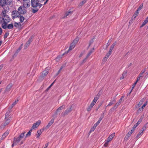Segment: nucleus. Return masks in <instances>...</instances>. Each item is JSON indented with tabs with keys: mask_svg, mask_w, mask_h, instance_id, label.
I'll list each match as a JSON object with an SVG mask.
<instances>
[{
	"mask_svg": "<svg viewBox=\"0 0 148 148\" xmlns=\"http://www.w3.org/2000/svg\"><path fill=\"white\" fill-rule=\"evenodd\" d=\"M8 12V8L7 7L6 8L5 10H3L1 13V16H2V20L1 21L2 23V27L4 24L5 25L8 24L11 20V19L10 18L9 16L6 14Z\"/></svg>",
	"mask_w": 148,
	"mask_h": 148,
	"instance_id": "obj_1",
	"label": "nucleus"
},
{
	"mask_svg": "<svg viewBox=\"0 0 148 148\" xmlns=\"http://www.w3.org/2000/svg\"><path fill=\"white\" fill-rule=\"evenodd\" d=\"M37 0H31L32 6L33 8L32 12L34 13L36 12L41 7L42 4L38 3Z\"/></svg>",
	"mask_w": 148,
	"mask_h": 148,
	"instance_id": "obj_2",
	"label": "nucleus"
},
{
	"mask_svg": "<svg viewBox=\"0 0 148 148\" xmlns=\"http://www.w3.org/2000/svg\"><path fill=\"white\" fill-rule=\"evenodd\" d=\"M12 1V0H1V6L3 8V10H5L6 8L8 7L9 11V6L11 5Z\"/></svg>",
	"mask_w": 148,
	"mask_h": 148,
	"instance_id": "obj_3",
	"label": "nucleus"
},
{
	"mask_svg": "<svg viewBox=\"0 0 148 148\" xmlns=\"http://www.w3.org/2000/svg\"><path fill=\"white\" fill-rule=\"evenodd\" d=\"M115 135V133L114 132L113 133L111 134L110 135L108 138L107 139L105 140V142L104 145V146L106 147L108 146V143L110 142L112 140L113 138Z\"/></svg>",
	"mask_w": 148,
	"mask_h": 148,
	"instance_id": "obj_4",
	"label": "nucleus"
},
{
	"mask_svg": "<svg viewBox=\"0 0 148 148\" xmlns=\"http://www.w3.org/2000/svg\"><path fill=\"white\" fill-rule=\"evenodd\" d=\"M103 117L104 114H103L102 116H101L99 118V120L96 122V123L94 125L93 127L90 130V132H91L92 131H93L95 130L96 126L99 124L101 121V120L103 118Z\"/></svg>",
	"mask_w": 148,
	"mask_h": 148,
	"instance_id": "obj_5",
	"label": "nucleus"
},
{
	"mask_svg": "<svg viewBox=\"0 0 148 148\" xmlns=\"http://www.w3.org/2000/svg\"><path fill=\"white\" fill-rule=\"evenodd\" d=\"M31 4L30 0H23V7L25 8H29Z\"/></svg>",
	"mask_w": 148,
	"mask_h": 148,
	"instance_id": "obj_6",
	"label": "nucleus"
},
{
	"mask_svg": "<svg viewBox=\"0 0 148 148\" xmlns=\"http://www.w3.org/2000/svg\"><path fill=\"white\" fill-rule=\"evenodd\" d=\"M25 8L23 6H21L18 8V11L20 14H23L25 13L26 12V10L25 9Z\"/></svg>",
	"mask_w": 148,
	"mask_h": 148,
	"instance_id": "obj_7",
	"label": "nucleus"
},
{
	"mask_svg": "<svg viewBox=\"0 0 148 148\" xmlns=\"http://www.w3.org/2000/svg\"><path fill=\"white\" fill-rule=\"evenodd\" d=\"M2 27L4 29H12L14 27V25L13 24L11 23L9 24H7L5 25L4 24Z\"/></svg>",
	"mask_w": 148,
	"mask_h": 148,
	"instance_id": "obj_8",
	"label": "nucleus"
},
{
	"mask_svg": "<svg viewBox=\"0 0 148 148\" xmlns=\"http://www.w3.org/2000/svg\"><path fill=\"white\" fill-rule=\"evenodd\" d=\"M19 13L18 10H14L12 12V17L13 19H14L16 17L19 16Z\"/></svg>",
	"mask_w": 148,
	"mask_h": 148,
	"instance_id": "obj_9",
	"label": "nucleus"
},
{
	"mask_svg": "<svg viewBox=\"0 0 148 148\" xmlns=\"http://www.w3.org/2000/svg\"><path fill=\"white\" fill-rule=\"evenodd\" d=\"M72 110V106H70L69 108H67L64 112H62V115L64 116L66 115H67L69 113L71 112Z\"/></svg>",
	"mask_w": 148,
	"mask_h": 148,
	"instance_id": "obj_10",
	"label": "nucleus"
},
{
	"mask_svg": "<svg viewBox=\"0 0 148 148\" xmlns=\"http://www.w3.org/2000/svg\"><path fill=\"white\" fill-rule=\"evenodd\" d=\"M10 118L9 117L6 120L5 122L3 123L1 125V128H4L7 125L10 123Z\"/></svg>",
	"mask_w": 148,
	"mask_h": 148,
	"instance_id": "obj_11",
	"label": "nucleus"
},
{
	"mask_svg": "<svg viewBox=\"0 0 148 148\" xmlns=\"http://www.w3.org/2000/svg\"><path fill=\"white\" fill-rule=\"evenodd\" d=\"M49 68L48 67L46 68L45 70L43 71L41 77H43L47 75L49 73Z\"/></svg>",
	"mask_w": 148,
	"mask_h": 148,
	"instance_id": "obj_12",
	"label": "nucleus"
},
{
	"mask_svg": "<svg viewBox=\"0 0 148 148\" xmlns=\"http://www.w3.org/2000/svg\"><path fill=\"white\" fill-rule=\"evenodd\" d=\"M99 96H100L99 94V93L96 96H95V97L93 99V100L92 102L91 103H92V104L95 105V104L96 103V102L97 101V100L99 98Z\"/></svg>",
	"mask_w": 148,
	"mask_h": 148,
	"instance_id": "obj_13",
	"label": "nucleus"
},
{
	"mask_svg": "<svg viewBox=\"0 0 148 148\" xmlns=\"http://www.w3.org/2000/svg\"><path fill=\"white\" fill-rule=\"evenodd\" d=\"M41 121L40 120H38L36 123H34L32 127V129H34L38 127L40 124Z\"/></svg>",
	"mask_w": 148,
	"mask_h": 148,
	"instance_id": "obj_14",
	"label": "nucleus"
},
{
	"mask_svg": "<svg viewBox=\"0 0 148 148\" xmlns=\"http://www.w3.org/2000/svg\"><path fill=\"white\" fill-rule=\"evenodd\" d=\"M65 106L64 105H63L62 106L59 107L56 110L55 114L57 115L58 112H61V110L65 108Z\"/></svg>",
	"mask_w": 148,
	"mask_h": 148,
	"instance_id": "obj_15",
	"label": "nucleus"
},
{
	"mask_svg": "<svg viewBox=\"0 0 148 148\" xmlns=\"http://www.w3.org/2000/svg\"><path fill=\"white\" fill-rule=\"evenodd\" d=\"M75 45H74V44H73V43H71V44L70 46L69 47V48L68 50L66 51L64 54H67L69 52H70V51H71L75 47Z\"/></svg>",
	"mask_w": 148,
	"mask_h": 148,
	"instance_id": "obj_16",
	"label": "nucleus"
},
{
	"mask_svg": "<svg viewBox=\"0 0 148 148\" xmlns=\"http://www.w3.org/2000/svg\"><path fill=\"white\" fill-rule=\"evenodd\" d=\"M112 53V52L109 51L106 55L105 57L103 58V60L104 61H106L108 58H109V56L111 55Z\"/></svg>",
	"mask_w": 148,
	"mask_h": 148,
	"instance_id": "obj_17",
	"label": "nucleus"
},
{
	"mask_svg": "<svg viewBox=\"0 0 148 148\" xmlns=\"http://www.w3.org/2000/svg\"><path fill=\"white\" fill-rule=\"evenodd\" d=\"M21 140L22 139L19 136L17 137H14V140L15 145H17Z\"/></svg>",
	"mask_w": 148,
	"mask_h": 148,
	"instance_id": "obj_18",
	"label": "nucleus"
},
{
	"mask_svg": "<svg viewBox=\"0 0 148 148\" xmlns=\"http://www.w3.org/2000/svg\"><path fill=\"white\" fill-rule=\"evenodd\" d=\"M134 131L133 130H132L130 131L125 136V139L126 140H127L129 136L131 135Z\"/></svg>",
	"mask_w": 148,
	"mask_h": 148,
	"instance_id": "obj_19",
	"label": "nucleus"
},
{
	"mask_svg": "<svg viewBox=\"0 0 148 148\" xmlns=\"http://www.w3.org/2000/svg\"><path fill=\"white\" fill-rule=\"evenodd\" d=\"M9 133V131L8 130H7L6 132L3 134L1 138V140H3L5 137L8 136Z\"/></svg>",
	"mask_w": 148,
	"mask_h": 148,
	"instance_id": "obj_20",
	"label": "nucleus"
},
{
	"mask_svg": "<svg viewBox=\"0 0 148 148\" xmlns=\"http://www.w3.org/2000/svg\"><path fill=\"white\" fill-rule=\"evenodd\" d=\"M12 84L11 83L9 84L7 86L5 89L6 91L8 92L10 91L11 89V88L12 86Z\"/></svg>",
	"mask_w": 148,
	"mask_h": 148,
	"instance_id": "obj_21",
	"label": "nucleus"
},
{
	"mask_svg": "<svg viewBox=\"0 0 148 148\" xmlns=\"http://www.w3.org/2000/svg\"><path fill=\"white\" fill-rule=\"evenodd\" d=\"M54 119L52 118L51 120L49 122L48 125L47 126V127L49 128L54 123Z\"/></svg>",
	"mask_w": 148,
	"mask_h": 148,
	"instance_id": "obj_22",
	"label": "nucleus"
},
{
	"mask_svg": "<svg viewBox=\"0 0 148 148\" xmlns=\"http://www.w3.org/2000/svg\"><path fill=\"white\" fill-rule=\"evenodd\" d=\"M139 13V12H137V11H136L132 17L131 19L132 20H134L136 17L138 16Z\"/></svg>",
	"mask_w": 148,
	"mask_h": 148,
	"instance_id": "obj_23",
	"label": "nucleus"
},
{
	"mask_svg": "<svg viewBox=\"0 0 148 148\" xmlns=\"http://www.w3.org/2000/svg\"><path fill=\"white\" fill-rule=\"evenodd\" d=\"M127 72L126 71H124L123 73L122 76L120 77V79H123L125 77L127 76Z\"/></svg>",
	"mask_w": 148,
	"mask_h": 148,
	"instance_id": "obj_24",
	"label": "nucleus"
},
{
	"mask_svg": "<svg viewBox=\"0 0 148 148\" xmlns=\"http://www.w3.org/2000/svg\"><path fill=\"white\" fill-rule=\"evenodd\" d=\"M148 22V16L144 20V21L142 23V25L140 26V27H142L144 26Z\"/></svg>",
	"mask_w": 148,
	"mask_h": 148,
	"instance_id": "obj_25",
	"label": "nucleus"
},
{
	"mask_svg": "<svg viewBox=\"0 0 148 148\" xmlns=\"http://www.w3.org/2000/svg\"><path fill=\"white\" fill-rule=\"evenodd\" d=\"M116 44V42L115 41L114 43H113L110 46V48L109 51H111L112 52V51L114 47L115 46Z\"/></svg>",
	"mask_w": 148,
	"mask_h": 148,
	"instance_id": "obj_26",
	"label": "nucleus"
},
{
	"mask_svg": "<svg viewBox=\"0 0 148 148\" xmlns=\"http://www.w3.org/2000/svg\"><path fill=\"white\" fill-rule=\"evenodd\" d=\"M94 105L93 104H92V103H91L90 105L88 106V108L87 109V110L89 112L90 111L92 108H93V106H94Z\"/></svg>",
	"mask_w": 148,
	"mask_h": 148,
	"instance_id": "obj_27",
	"label": "nucleus"
},
{
	"mask_svg": "<svg viewBox=\"0 0 148 148\" xmlns=\"http://www.w3.org/2000/svg\"><path fill=\"white\" fill-rule=\"evenodd\" d=\"M79 39V38L77 37L73 40V42L72 43L74 44V45H75L78 42Z\"/></svg>",
	"mask_w": 148,
	"mask_h": 148,
	"instance_id": "obj_28",
	"label": "nucleus"
},
{
	"mask_svg": "<svg viewBox=\"0 0 148 148\" xmlns=\"http://www.w3.org/2000/svg\"><path fill=\"white\" fill-rule=\"evenodd\" d=\"M94 48H93V49L89 51V53L87 55L86 58H85V59H87L92 53L93 52V50H94Z\"/></svg>",
	"mask_w": 148,
	"mask_h": 148,
	"instance_id": "obj_29",
	"label": "nucleus"
},
{
	"mask_svg": "<svg viewBox=\"0 0 148 148\" xmlns=\"http://www.w3.org/2000/svg\"><path fill=\"white\" fill-rule=\"evenodd\" d=\"M143 134V133L140 131L139 132L138 134L136 136V138H138L140 137L141 136V135H142Z\"/></svg>",
	"mask_w": 148,
	"mask_h": 148,
	"instance_id": "obj_30",
	"label": "nucleus"
},
{
	"mask_svg": "<svg viewBox=\"0 0 148 148\" xmlns=\"http://www.w3.org/2000/svg\"><path fill=\"white\" fill-rule=\"evenodd\" d=\"M32 131V130L31 129L29 130V132L26 134L25 138H27L28 136H30L31 135V133Z\"/></svg>",
	"mask_w": 148,
	"mask_h": 148,
	"instance_id": "obj_31",
	"label": "nucleus"
},
{
	"mask_svg": "<svg viewBox=\"0 0 148 148\" xmlns=\"http://www.w3.org/2000/svg\"><path fill=\"white\" fill-rule=\"evenodd\" d=\"M18 17L19 18L21 22H23L25 19V18L24 17L20 15L19 16H18Z\"/></svg>",
	"mask_w": 148,
	"mask_h": 148,
	"instance_id": "obj_32",
	"label": "nucleus"
},
{
	"mask_svg": "<svg viewBox=\"0 0 148 148\" xmlns=\"http://www.w3.org/2000/svg\"><path fill=\"white\" fill-rule=\"evenodd\" d=\"M87 1V0H82L79 4V5L80 6H82L83 5L84 3H86Z\"/></svg>",
	"mask_w": 148,
	"mask_h": 148,
	"instance_id": "obj_33",
	"label": "nucleus"
},
{
	"mask_svg": "<svg viewBox=\"0 0 148 148\" xmlns=\"http://www.w3.org/2000/svg\"><path fill=\"white\" fill-rule=\"evenodd\" d=\"M26 132L25 131L23 132V133L21 134L19 136L20 137V138L22 139L24 136V134Z\"/></svg>",
	"mask_w": 148,
	"mask_h": 148,
	"instance_id": "obj_34",
	"label": "nucleus"
},
{
	"mask_svg": "<svg viewBox=\"0 0 148 148\" xmlns=\"http://www.w3.org/2000/svg\"><path fill=\"white\" fill-rule=\"evenodd\" d=\"M32 39L31 38H30L26 42V43L25 44V45L26 46H28L30 44V43L31 42H32Z\"/></svg>",
	"mask_w": 148,
	"mask_h": 148,
	"instance_id": "obj_35",
	"label": "nucleus"
},
{
	"mask_svg": "<svg viewBox=\"0 0 148 148\" xmlns=\"http://www.w3.org/2000/svg\"><path fill=\"white\" fill-rule=\"evenodd\" d=\"M144 99H141L139 103L138 104V107H140V105L143 104V102H144Z\"/></svg>",
	"mask_w": 148,
	"mask_h": 148,
	"instance_id": "obj_36",
	"label": "nucleus"
},
{
	"mask_svg": "<svg viewBox=\"0 0 148 148\" xmlns=\"http://www.w3.org/2000/svg\"><path fill=\"white\" fill-rule=\"evenodd\" d=\"M15 27H17L19 26H21V24L20 23H17L15 22L13 25Z\"/></svg>",
	"mask_w": 148,
	"mask_h": 148,
	"instance_id": "obj_37",
	"label": "nucleus"
},
{
	"mask_svg": "<svg viewBox=\"0 0 148 148\" xmlns=\"http://www.w3.org/2000/svg\"><path fill=\"white\" fill-rule=\"evenodd\" d=\"M143 4L142 3L140 6L138 8L136 11L137 12H139L140 10L143 7Z\"/></svg>",
	"mask_w": 148,
	"mask_h": 148,
	"instance_id": "obj_38",
	"label": "nucleus"
},
{
	"mask_svg": "<svg viewBox=\"0 0 148 148\" xmlns=\"http://www.w3.org/2000/svg\"><path fill=\"white\" fill-rule=\"evenodd\" d=\"M145 70H144V71H142L139 74L138 76L140 77H143V74L145 72Z\"/></svg>",
	"mask_w": 148,
	"mask_h": 148,
	"instance_id": "obj_39",
	"label": "nucleus"
},
{
	"mask_svg": "<svg viewBox=\"0 0 148 148\" xmlns=\"http://www.w3.org/2000/svg\"><path fill=\"white\" fill-rule=\"evenodd\" d=\"M41 134V132L40 130H39L37 131V134L36 135L37 137L38 138Z\"/></svg>",
	"mask_w": 148,
	"mask_h": 148,
	"instance_id": "obj_40",
	"label": "nucleus"
},
{
	"mask_svg": "<svg viewBox=\"0 0 148 148\" xmlns=\"http://www.w3.org/2000/svg\"><path fill=\"white\" fill-rule=\"evenodd\" d=\"M19 99H16L15 101L12 104V107H13L18 102Z\"/></svg>",
	"mask_w": 148,
	"mask_h": 148,
	"instance_id": "obj_41",
	"label": "nucleus"
},
{
	"mask_svg": "<svg viewBox=\"0 0 148 148\" xmlns=\"http://www.w3.org/2000/svg\"><path fill=\"white\" fill-rule=\"evenodd\" d=\"M10 115V112H7L5 114V119H6L8 118Z\"/></svg>",
	"mask_w": 148,
	"mask_h": 148,
	"instance_id": "obj_42",
	"label": "nucleus"
},
{
	"mask_svg": "<svg viewBox=\"0 0 148 148\" xmlns=\"http://www.w3.org/2000/svg\"><path fill=\"white\" fill-rule=\"evenodd\" d=\"M110 43V40H109L108 42V43H107L106 45V48L105 49H108V46L109 45Z\"/></svg>",
	"mask_w": 148,
	"mask_h": 148,
	"instance_id": "obj_43",
	"label": "nucleus"
},
{
	"mask_svg": "<svg viewBox=\"0 0 148 148\" xmlns=\"http://www.w3.org/2000/svg\"><path fill=\"white\" fill-rule=\"evenodd\" d=\"M115 101H111L108 103L107 106H110L112 105L115 102Z\"/></svg>",
	"mask_w": 148,
	"mask_h": 148,
	"instance_id": "obj_44",
	"label": "nucleus"
},
{
	"mask_svg": "<svg viewBox=\"0 0 148 148\" xmlns=\"http://www.w3.org/2000/svg\"><path fill=\"white\" fill-rule=\"evenodd\" d=\"M146 125H145L144 126H143V127L142 128L141 130L140 131H141L142 132H143H143L145 130H146Z\"/></svg>",
	"mask_w": 148,
	"mask_h": 148,
	"instance_id": "obj_45",
	"label": "nucleus"
},
{
	"mask_svg": "<svg viewBox=\"0 0 148 148\" xmlns=\"http://www.w3.org/2000/svg\"><path fill=\"white\" fill-rule=\"evenodd\" d=\"M137 83V82H134V84H133L132 85L133 86H132V89L131 91L130 92V93L131 92H132V90L134 88V87H135V85H136V84Z\"/></svg>",
	"mask_w": 148,
	"mask_h": 148,
	"instance_id": "obj_46",
	"label": "nucleus"
},
{
	"mask_svg": "<svg viewBox=\"0 0 148 148\" xmlns=\"http://www.w3.org/2000/svg\"><path fill=\"white\" fill-rule=\"evenodd\" d=\"M49 0H46V1L44 2V5L47 2H48ZM39 2H42L44 0H37Z\"/></svg>",
	"mask_w": 148,
	"mask_h": 148,
	"instance_id": "obj_47",
	"label": "nucleus"
},
{
	"mask_svg": "<svg viewBox=\"0 0 148 148\" xmlns=\"http://www.w3.org/2000/svg\"><path fill=\"white\" fill-rule=\"evenodd\" d=\"M9 34L8 32H7L4 35V37L5 38H6L9 35Z\"/></svg>",
	"mask_w": 148,
	"mask_h": 148,
	"instance_id": "obj_48",
	"label": "nucleus"
},
{
	"mask_svg": "<svg viewBox=\"0 0 148 148\" xmlns=\"http://www.w3.org/2000/svg\"><path fill=\"white\" fill-rule=\"evenodd\" d=\"M72 13V12L71 11H69V12H67L66 14V16H68V15L71 14Z\"/></svg>",
	"mask_w": 148,
	"mask_h": 148,
	"instance_id": "obj_49",
	"label": "nucleus"
},
{
	"mask_svg": "<svg viewBox=\"0 0 148 148\" xmlns=\"http://www.w3.org/2000/svg\"><path fill=\"white\" fill-rule=\"evenodd\" d=\"M62 68H63L62 66H61L60 67V69H59V70L58 71V72L57 73V75H58L60 73V72L61 70L62 69Z\"/></svg>",
	"mask_w": 148,
	"mask_h": 148,
	"instance_id": "obj_50",
	"label": "nucleus"
},
{
	"mask_svg": "<svg viewBox=\"0 0 148 148\" xmlns=\"http://www.w3.org/2000/svg\"><path fill=\"white\" fill-rule=\"evenodd\" d=\"M143 109L141 107L138 110L137 112H140V111H142L143 110Z\"/></svg>",
	"mask_w": 148,
	"mask_h": 148,
	"instance_id": "obj_51",
	"label": "nucleus"
},
{
	"mask_svg": "<svg viewBox=\"0 0 148 148\" xmlns=\"http://www.w3.org/2000/svg\"><path fill=\"white\" fill-rule=\"evenodd\" d=\"M137 126H138L137 125H136L135 124V125H134V126L132 128V130H133V131H134V130H135V128L137 127Z\"/></svg>",
	"mask_w": 148,
	"mask_h": 148,
	"instance_id": "obj_52",
	"label": "nucleus"
},
{
	"mask_svg": "<svg viewBox=\"0 0 148 148\" xmlns=\"http://www.w3.org/2000/svg\"><path fill=\"white\" fill-rule=\"evenodd\" d=\"M147 104V103L146 102L141 107L142 108H143V109L146 106Z\"/></svg>",
	"mask_w": 148,
	"mask_h": 148,
	"instance_id": "obj_53",
	"label": "nucleus"
},
{
	"mask_svg": "<svg viewBox=\"0 0 148 148\" xmlns=\"http://www.w3.org/2000/svg\"><path fill=\"white\" fill-rule=\"evenodd\" d=\"M124 98L123 96H122L121 97V98L119 100V103H120L121 101H122V99Z\"/></svg>",
	"mask_w": 148,
	"mask_h": 148,
	"instance_id": "obj_54",
	"label": "nucleus"
},
{
	"mask_svg": "<svg viewBox=\"0 0 148 148\" xmlns=\"http://www.w3.org/2000/svg\"><path fill=\"white\" fill-rule=\"evenodd\" d=\"M55 81H54V82H53V83H52L51 84V85L50 86H49L48 87V89H49L51 87V86L53 85V84H54V82H55Z\"/></svg>",
	"mask_w": 148,
	"mask_h": 148,
	"instance_id": "obj_55",
	"label": "nucleus"
},
{
	"mask_svg": "<svg viewBox=\"0 0 148 148\" xmlns=\"http://www.w3.org/2000/svg\"><path fill=\"white\" fill-rule=\"evenodd\" d=\"M141 120H139L136 124V125H137L138 126L139 124H140V123L141 122Z\"/></svg>",
	"mask_w": 148,
	"mask_h": 148,
	"instance_id": "obj_56",
	"label": "nucleus"
},
{
	"mask_svg": "<svg viewBox=\"0 0 148 148\" xmlns=\"http://www.w3.org/2000/svg\"><path fill=\"white\" fill-rule=\"evenodd\" d=\"M140 77L138 76L137 77V80L136 81V82H137L140 80Z\"/></svg>",
	"mask_w": 148,
	"mask_h": 148,
	"instance_id": "obj_57",
	"label": "nucleus"
},
{
	"mask_svg": "<svg viewBox=\"0 0 148 148\" xmlns=\"http://www.w3.org/2000/svg\"><path fill=\"white\" fill-rule=\"evenodd\" d=\"M48 143H46L45 145V147L46 148H47V147L48 146Z\"/></svg>",
	"mask_w": 148,
	"mask_h": 148,
	"instance_id": "obj_58",
	"label": "nucleus"
},
{
	"mask_svg": "<svg viewBox=\"0 0 148 148\" xmlns=\"http://www.w3.org/2000/svg\"><path fill=\"white\" fill-rule=\"evenodd\" d=\"M83 53H80V55H79V58H80V57H82V56H83Z\"/></svg>",
	"mask_w": 148,
	"mask_h": 148,
	"instance_id": "obj_59",
	"label": "nucleus"
},
{
	"mask_svg": "<svg viewBox=\"0 0 148 148\" xmlns=\"http://www.w3.org/2000/svg\"><path fill=\"white\" fill-rule=\"evenodd\" d=\"M14 145H15V143H14V140L13 142V143H12V147H13L14 146Z\"/></svg>",
	"mask_w": 148,
	"mask_h": 148,
	"instance_id": "obj_60",
	"label": "nucleus"
},
{
	"mask_svg": "<svg viewBox=\"0 0 148 148\" xmlns=\"http://www.w3.org/2000/svg\"><path fill=\"white\" fill-rule=\"evenodd\" d=\"M93 42V41L92 40L91 41H90V44H89V46L90 45V44H92Z\"/></svg>",
	"mask_w": 148,
	"mask_h": 148,
	"instance_id": "obj_61",
	"label": "nucleus"
},
{
	"mask_svg": "<svg viewBox=\"0 0 148 148\" xmlns=\"http://www.w3.org/2000/svg\"><path fill=\"white\" fill-rule=\"evenodd\" d=\"M120 104V103H116V105L117 106L119 105Z\"/></svg>",
	"mask_w": 148,
	"mask_h": 148,
	"instance_id": "obj_62",
	"label": "nucleus"
},
{
	"mask_svg": "<svg viewBox=\"0 0 148 148\" xmlns=\"http://www.w3.org/2000/svg\"><path fill=\"white\" fill-rule=\"evenodd\" d=\"M21 49V47H20L19 49H18V51H20Z\"/></svg>",
	"mask_w": 148,
	"mask_h": 148,
	"instance_id": "obj_63",
	"label": "nucleus"
},
{
	"mask_svg": "<svg viewBox=\"0 0 148 148\" xmlns=\"http://www.w3.org/2000/svg\"><path fill=\"white\" fill-rule=\"evenodd\" d=\"M0 30H1H1H2V29H1V28L0 29Z\"/></svg>",
	"mask_w": 148,
	"mask_h": 148,
	"instance_id": "obj_64",
	"label": "nucleus"
}]
</instances>
